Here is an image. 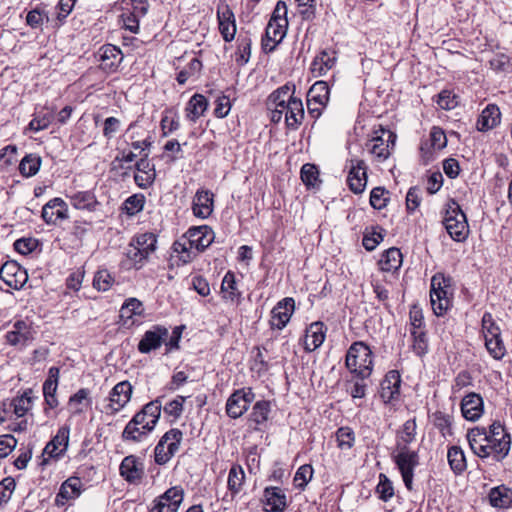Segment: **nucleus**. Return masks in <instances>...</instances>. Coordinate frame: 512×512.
Returning a JSON list of instances; mask_svg holds the SVG:
<instances>
[{
  "label": "nucleus",
  "mask_w": 512,
  "mask_h": 512,
  "mask_svg": "<svg viewBox=\"0 0 512 512\" xmlns=\"http://www.w3.org/2000/svg\"><path fill=\"white\" fill-rule=\"evenodd\" d=\"M466 437L472 452L482 459L492 455L500 462L508 456L511 449V436L500 421H494L488 428H471Z\"/></svg>",
  "instance_id": "nucleus-1"
},
{
  "label": "nucleus",
  "mask_w": 512,
  "mask_h": 512,
  "mask_svg": "<svg viewBox=\"0 0 512 512\" xmlns=\"http://www.w3.org/2000/svg\"><path fill=\"white\" fill-rule=\"evenodd\" d=\"M442 224L449 236L456 242H464L470 229L466 214L455 199H449L442 212Z\"/></svg>",
  "instance_id": "nucleus-2"
},
{
  "label": "nucleus",
  "mask_w": 512,
  "mask_h": 512,
  "mask_svg": "<svg viewBox=\"0 0 512 512\" xmlns=\"http://www.w3.org/2000/svg\"><path fill=\"white\" fill-rule=\"evenodd\" d=\"M345 365L357 378L367 379L373 371V354L369 346L362 341L354 342L347 351Z\"/></svg>",
  "instance_id": "nucleus-3"
},
{
  "label": "nucleus",
  "mask_w": 512,
  "mask_h": 512,
  "mask_svg": "<svg viewBox=\"0 0 512 512\" xmlns=\"http://www.w3.org/2000/svg\"><path fill=\"white\" fill-rule=\"evenodd\" d=\"M451 280V277L443 273H436L431 278L430 302L436 316H443L451 305L448 297Z\"/></svg>",
  "instance_id": "nucleus-4"
},
{
  "label": "nucleus",
  "mask_w": 512,
  "mask_h": 512,
  "mask_svg": "<svg viewBox=\"0 0 512 512\" xmlns=\"http://www.w3.org/2000/svg\"><path fill=\"white\" fill-rule=\"evenodd\" d=\"M398 452L393 460L396 464L405 487L407 490H413L414 470L419 465V454L417 451L410 450L408 446L397 443Z\"/></svg>",
  "instance_id": "nucleus-5"
},
{
  "label": "nucleus",
  "mask_w": 512,
  "mask_h": 512,
  "mask_svg": "<svg viewBox=\"0 0 512 512\" xmlns=\"http://www.w3.org/2000/svg\"><path fill=\"white\" fill-rule=\"evenodd\" d=\"M182 438L183 433L177 428L167 431L155 447V462L159 465L166 464L178 451Z\"/></svg>",
  "instance_id": "nucleus-6"
},
{
  "label": "nucleus",
  "mask_w": 512,
  "mask_h": 512,
  "mask_svg": "<svg viewBox=\"0 0 512 512\" xmlns=\"http://www.w3.org/2000/svg\"><path fill=\"white\" fill-rule=\"evenodd\" d=\"M255 399V393L251 387L235 390L227 399L225 410L231 419H238L246 413Z\"/></svg>",
  "instance_id": "nucleus-7"
},
{
  "label": "nucleus",
  "mask_w": 512,
  "mask_h": 512,
  "mask_svg": "<svg viewBox=\"0 0 512 512\" xmlns=\"http://www.w3.org/2000/svg\"><path fill=\"white\" fill-rule=\"evenodd\" d=\"M0 278L13 289H21L28 280L27 271L16 261H7L0 268Z\"/></svg>",
  "instance_id": "nucleus-8"
},
{
  "label": "nucleus",
  "mask_w": 512,
  "mask_h": 512,
  "mask_svg": "<svg viewBox=\"0 0 512 512\" xmlns=\"http://www.w3.org/2000/svg\"><path fill=\"white\" fill-rule=\"evenodd\" d=\"M349 173L347 182L350 190L355 194H361L367 184V166L364 160L352 158L349 160Z\"/></svg>",
  "instance_id": "nucleus-9"
},
{
  "label": "nucleus",
  "mask_w": 512,
  "mask_h": 512,
  "mask_svg": "<svg viewBox=\"0 0 512 512\" xmlns=\"http://www.w3.org/2000/svg\"><path fill=\"white\" fill-rule=\"evenodd\" d=\"M169 331L161 325H154L152 329L146 331L138 343V351L142 354H148L161 347L162 343L167 341Z\"/></svg>",
  "instance_id": "nucleus-10"
},
{
  "label": "nucleus",
  "mask_w": 512,
  "mask_h": 512,
  "mask_svg": "<svg viewBox=\"0 0 512 512\" xmlns=\"http://www.w3.org/2000/svg\"><path fill=\"white\" fill-rule=\"evenodd\" d=\"M294 309L295 301L293 298L286 297L279 301L271 311V328L282 330L289 322Z\"/></svg>",
  "instance_id": "nucleus-11"
},
{
  "label": "nucleus",
  "mask_w": 512,
  "mask_h": 512,
  "mask_svg": "<svg viewBox=\"0 0 512 512\" xmlns=\"http://www.w3.org/2000/svg\"><path fill=\"white\" fill-rule=\"evenodd\" d=\"M132 385L128 381L117 383L109 394L110 403L107 409L111 414L119 412L130 401L132 395Z\"/></svg>",
  "instance_id": "nucleus-12"
},
{
  "label": "nucleus",
  "mask_w": 512,
  "mask_h": 512,
  "mask_svg": "<svg viewBox=\"0 0 512 512\" xmlns=\"http://www.w3.org/2000/svg\"><path fill=\"white\" fill-rule=\"evenodd\" d=\"M98 55L100 68L106 73L116 72L123 61V54L121 50L112 44L103 45L99 49Z\"/></svg>",
  "instance_id": "nucleus-13"
},
{
  "label": "nucleus",
  "mask_w": 512,
  "mask_h": 512,
  "mask_svg": "<svg viewBox=\"0 0 512 512\" xmlns=\"http://www.w3.org/2000/svg\"><path fill=\"white\" fill-rule=\"evenodd\" d=\"M401 376L397 370H390L380 384V397L384 403L397 400L400 395Z\"/></svg>",
  "instance_id": "nucleus-14"
},
{
  "label": "nucleus",
  "mask_w": 512,
  "mask_h": 512,
  "mask_svg": "<svg viewBox=\"0 0 512 512\" xmlns=\"http://www.w3.org/2000/svg\"><path fill=\"white\" fill-rule=\"evenodd\" d=\"M186 235L190 247L195 248L199 252H203L214 240V232L207 225L191 227L186 232Z\"/></svg>",
  "instance_id": "nucleus-15"
},
{
  "label": "nucleus",
  "mask_w": 512,
  "mask_h": 512,
  "mask_svg": "<svg viewBox=\"0 0 512 512\" xmlns=\"http://www.w3.org/2000/svg\"><path fill=\"white\" fill-rule=\"evenodd\" d=\"M143 422L142 415H134L132 419L125 426L121 438L124 442H142L146 440L149 434L152 432L151 426L141 427L140 424Z\"/></svg>",
  "instance_id": "nucleus-16"
},
{
  "label": "nucleus",
  "mask_w": 512,
  "mask_h": 512,
  "mask_svg": "<svg viewBox=\"0 0 512 512\" xmlns=\"http://www.w3.org/2000/svg\"><path fill=\"white\" fill-rule=\"evenodd\" d=\"M461 412L466 420L477 421L484 412V402L480 394L475 392L467 394L462 399Z\"/></svg>",
  "instance_id": "nucleus-17"
},
{
  "label": "nucleus",
  "mask_w": 512,
  "mask_h": 512,
  "mask_svg": "<svg viewBox=\"0 0 512 512\" xmlns=\"http://www.w3.org/2000/svg\"><path fill=\"white\" fill-rule=\"evenodd\" d=\"M217 18L219 21V31L226 42H231L236 34V24L234 13L228 5L218 6Z\"/></svg>",
  "instance_id": "nucleus-18"
},
{
  "label": "nucleus",
  "mask_w": 512,
  "mask_h": 512,
  "mask_svg": "<svg viewBox=\"0 0 512 512\" xmlns=\"http://www.w3.org/2000/svg\"><path fill=\"white\" fill-rule=\"evenodd\" d=\"M42 218L47 224H55L58 219H67L68 206L66 202L59 197L51 199L42 208Z\"/></svg>",
  "instance_id": "nucleus-19"
},
{
  "label": "nucleus",
  "mask_w": 512,
  "mask_h": 512,
  "mask_svg": "<svg viewBox=\"0 0 512 512\" xmlns=\"http://www.w3.org/2000/svg\"><path fill=\"white\" fill-rule=\"evenodd\" d=\"M326 330L323 322L311 323L305 330L304 349L307 352H312L319 348L325 340Z\"/></svg>",
  "instance_id": "nucleus-20"
},
{
  "label": "nucleus",
  "mask_w": 512,
  "mask_h": 512,
  "mask_svg": "<svg viewBox=\"0 0 512 512\" xmlns=\"http://www.w3.org/2000/svg\"><path fill=\"white\" fill-rule=\"evenodd\" d=\"M214 195L209 190H197L192 203L193 214L196 217L205 219L213 211Z\"/></svg>",
  "instance_id": "nucleus-21"
},
{
  "label": "nucleus",
  "mask_w": 512,
  "mask_h": 512,
  "mask_svg": "<svg viewBox=\"0 0 512 512\" xmlns=\"http://www.w3.org/2000/svg\"><path fill=\"white\" fill-rule=\"evenodd\" d=\"M263 503L266 511L269 512H284L287 507V498L285 493L279 487L269 486L264 489Z\"/></svg>",
  "instance_id": "nucleus-22"
},
{
  "label": "nucleus",
  "mask_w": 512,
  "mask_h": 512,
  "mask_svg": "<svg viewBox=\"0 0 512 512\" xmlns=\"http://www.w3.org/2000/svg\"><path fill=\"white\" fill-rule=\"evenodd\" d=\"M69 442V428L64 426L58 429L57 434L49 441L43 454H47L51 458H59L64 454Z\"/></svg>",
  "instance_id": "nucleus-23"
},
{
  "label": "nucleus",
  "mask_w": 512,
  "mask_h": 512,
  "mask_svg": "<svg viewBox=\"0 0 512 512\" xmlns=\"http://www.w3.org/2000/svg\"><path fill=\"white\" fill-rule=\"evenodd\" d=\"M135 168L139 172L134 175V180L137 186L142 189H146L151 186L155 180L156 173L155 167L148 160L147 154L136 162Z\"/></svg>",
  "instance_id": "nucleus-24"
},
{
  "label": "nucleus",
  "mask_w": 512,
  "mask_h": 512,
  "mask_svg": "<svg viewBox=\"0 0 512 512\" xmlns=\"http://www.w3.org/2000/svg\"><path fill=\"white\" fill-rule=\"evenodd\" d=\"M120 474L126 481L136 482L143 476V464L134 455L126 456L120 464Z\"/></svg>",
  "instance_id": "nucleus-25"
},
{
  "label": "nucleus",
  "mask_w": 512,
  "mask_h": 512,
  "mask_svg": "<svg viewBox=\"0 0 512 512\" xmlns=\"http://www.w3.org/2000/svg\"><path fill=\"white\" fill-rule=\"evenodd\" d=\"M285 123L288 129L296 130L304 119V107L301 99L293 97L286 103Z\"/></svg>",
  "instance_id": "nucleus-26"
},
{
  "label": "nucleus",
  "mask_w": 512,
  "mask_h": 512,
  "mask_svg": "<svg viewBox=\"0 0 512 512\" xmlns=\"http://www.w3.org/2000/svg\"><path fill=\"white\" fill-rule=\"evenodd\" d=\"M82 482L78 477H69L65 480L56 496V503L64 505L65 501L77 498L81 494Z\"/></svg>",
  "instance_id": "nucleus-27"
},
{
  "label": "nucleus",
  "mask_w": 512,
  "mask_h": 512,
  "mask_svg": "<svg viewBox=\"0 0 512 512\" xmlns=\"http://www.w3.org/2000/svg\"><path fill=\"white\" fill-rule=\"evenodd\" d=\"M501 112L497 105L489 104L481 112L477 120V129L485 132L493 129L500 123Z\"/></svg>",
  "instance_id": "nucleus-28"
},
{
  "label": "nucleus",
  "mask_w": 512,
  "mask_h": 512,
  "mask_svg": "<svg viewBox=\"0 0 512 512\" xmlns=\"http://www.w3.org/2000/svg\"><path fill=\"white\" fill-rule=\"evenodd\" d=\"M184 499V490L180 486H174L165 491L156 500L160 502V508L164 506L169 512H177Z\"/></svg>",
  "instance_id": "nucleus-29"
},
{
  "label": "nucleus",
  "mask_w": 512,
  "mask_h": 512,
  "mask_svg": "<svg viewBox=\"0 0 512 512\" xmlns=\"http://www.w3.org/2000/svg\"><path fill=\"white\" fill-rule=\"evenodd\" d=\"M72 206L78 210L94 212L100 206L92 191H79L69 196Z\"/></svg>",
  "instance_id": "nucleus-30"
},
{
  "label": "nucleus",
  "mask_w": 512,
  "mask_h": 512,
  "mask_svg": "<svg viewBox=\"0 0 512 512\" xmlns=\"http://www.w3.org/2000/svg\"><path fill=\"white\" fill-rule=\"evenodd\" d=\"M9 344L24 346L31 339V331L28 324L23 320H18L13 325V330L6 334Z\"/></svg>",
  "instance_id": "nucleus-31"
},
{
  "label": "nucleus",
  "mask_w": 512,
  "mask_h": 512,
  "mask_svg": "<svg viewBox=\"0 0 512 512\" xmlns=\"http://www.w3.org/2000/svg\"><path fill=\"white\" fill-rule=\"evenodd\" d=\"M161 408L162 405L159 399L147 403L139 412L135 414L140 416L142 414L143 422L140 424V426L146 427V424H148V427L151 426V430L153 431L160 418Z\"/></svg>",
  "instance_id": "nucleus-32"
},
{
  "label": "nucleus",
  "mask_w": 512,
  "mask_h": 512,
  "mask_svg": "<svg viewBox=\"0 0 512 512\" xmlns=\"http://www.w3.org/2000/svg\"><path fill=\"white\" fill-rule=\"evenodd\" d=\"M32 390L28 389L18 397H15L12 401L7 402L9 410L17 417L21 418L27 414L32 408Z\"/></svg>",
  "instance_id": "nucleus-33"
},
{
  "label": "nucleus",
  "mask_w": 512,
  "mask_h": 512,
  "mask_svg": "<svg viewBox=\"0 0 512 512\" xmlns=\"http://www.w3.org/2000/svg\"><path fill=\"white\" fill-rule=\"evenodd\" d=\"M402 265V253L400 249L392 247L386 250L379 261L380 269L384 272H395Z\"/></svg>",
  "instance_id": "nucleus-34"
},
{
  "label": "nucleus",
  "mask_w": 512,
  "mask_h": 512,
  "mask_svg": "<svg viewBox=\"0 0 512 512\" xmlns=\"http://www.w3.org/2000/svg\"><path fill=\"white\" fill-rule=\"evenodd\" d=\"M394 138L395 135L390 132L387 140H384L381 136L373 138L369 148L370 153L380 160L387 159L390 156V146L393 147L395 145Z\"/></svg>",
  "instance_id": "nucleus-35"
},
{
  "label": "nucleus",
  "mask_w": 512,
  "mask_h": 512,
  "mask_svg": "<svg viewBox=\"0 0 512 512\" xmlns=\"http://www.w3.org/2000/svg\"><path fill=\"white\" fill-rule=\"evenodd\" d=\"M489 501L493 507L508 508L512 504V490L504 485L494 487L489 492Z\"/></svg>",
  "instance_id": "nucleus-36"
},
{
  "label": "nucleus",
  "mask_w": 512,
  "mask_h": 512,
  "mask_svg": "<svg viewBox=\"0 0 512 512\" xmlns=\"http://www.w3.org/2000/svg\"><path fill=\"white\" fill-rule=\"evenodd\" d=\"M208 101L202 94H194L187 104V117L195 122L207 110Z\"/></svg>",
  "instance_id": "nucleus-37"
},
{
  "label": "nucleus",
  "mask_w": 512,
  "mask_h": 512,
  "mask_svg": "<svg viewBox=\"0 0 512 512\" xmlns=\"http://www.w3.org/2000/svg\"><path fill=\"white\" fill-rule=\"evenodd\" d=\"M329 99V86L324 81L315 82L307 93V101L319 106H325Z\"/></svg>",
  "instance_id": "nucleus-38"
},
{
  "label": "nucleus",
  "mask_w": 512,
  "mask_h": 512,
  "mask_svg": "<svg viewBox=\"0 0 512 512\" xmlns=\"http://www.w3.org/2000/svg\"><path fill=\"white\" fill-rule=\"evenodd\" d=\"M221 292L223 298L231 302L239 301L241 298V292L237 287L235 274L233 272L228 271L225 274L221 283Z\"/></svg>",
  "instance_id": "nucleus-39"
},
{
  "label": "nucleus",
  "mask_w": 512,
  "mask_h": 512,
  "mask_svg": "<svg viewBox=\"0 0 512 512\" xmlns=\"http://www.w3.org/2000/svg\"><path fill=\"white\" fill-rule=\"evenodd\" d=\"M447 459L451 470L459 475L467 468L466 458L459 446H452L448 449Z\"/></svg>",
  "instance_id": "nucleus-40"
},
{
  "label": "nucleus",
  "mask_w": 512,
  "mask_h": 512,
  "mask_svg": "<svg viewBox=\"0 0 512 512\" xmlns=\"http://www.w3.org/2000/svg\"><path fill=\"white\" fill-rule=\"evenodd\" d=\"M134 244L147 257L157 248V235L152 232L139 234L133 238Z\"/></svg>",
  "instance_id": "nucleus-41"
},
{
  "label": "nucleus",
  "mask_w": 512,
  "mask_h": 512,
  "mask_svg": "<svg viewBox=\"0 0 512 512\" xmlns=\"http://www.w3.org/2000/svg\"><path fill=\"white\" fill-rule=\"evenodd\" d=\"M245 480V473L240 465H233L228 474V490L232 496L237 495L243 487Z\"/></svg>",
  "instance_id": "nucleus-42"
},
{
  "label": "nucleus",
  "mask_w": 512,
  "mask_h": 512,
  "mask_svg": "<svg viewBox=\"0 0 512 512\" xmlns=\"http://www.w3.org/2000/svg\"><path fill=\"white\" fill-rule=\"evenodd\" d=\"M271 411L270 402L266 400L257 401L249 414L248 421L255 423L256 425L264 424Z\"/></svg>",
  "instance_id": "nucleus-43"
},
{
  "label": "nucleus",
  "mask_w": 512,
  "mask_h": 512,
  "mask_svg": "<svg viewBox=\"0 0 512 512\" xmlns=\"http://www.w3.org/2000/svg\"><path fill=\"white\" fill-rule=\"evenodd\" d=\"M41 158L35 154L26 155L19 164V171L24 177L34 176L40 169Z\"/></svg>",
  "instance_id": "nucleus-44"
},
{
  "label": "nucleus",
  "mask_w": 512,
  "mask_h": 512,
  "mask_svg": "<svg viewBox=\"0 0 512 512\" xmlns=\"http://www.w3.org/2000/svg\"><path fill=\"white\" fill-rule=\"evenodd\" d=\"M49 21L48 13L45 9V5L39 4L27 13L26 23L31 28H39L42 26L44 21Z\"/></svg>",
  "instance_id": "nucleus-45"
},
{
  "label": "nucleus",
  "mask_w": 512,
  "mask_h": 512,
  "mask_svg": "<svg viewBox=\"0 0 512 512\" xmlns=\"http://www.w3.org/2000/svg\"><path fill=\"white\" fill-rule=\"evenodd\" d=\"M379 499L388 502L394 496V486L392 481L384 474H379V482L375 488Z\"/></svg>",
  "instance_id": "nucleus-46"
},
{
  "label": "nucleus",
  "mask_w": 512,
  "mask_h": 512,
  "mask_svg": "<svg viewBox=\"0 0 512 512\" xmlns=\"http://www.w3.org/2000/svg\"><path fill=\"white\" fill-rule=\"evenodd\" d=\"M336 58L328 52L322 51L317 55L312 63V71H318L319 75L325 74L335 64Z\"/></svg>",
  "instance_id": "nucleus-47"
},
{
  "label": "nucleus",
  "mask_w": 512,
  "mask_h": 512,
  "mask_svg": "<svg viewBox=\"0 0 512 512\" xmlns=\"http://www.w3.org/2000/svg\"><path fill=\"white\" fill-rule=\"evenodd\" d=\"M481 324L485 340L487 338L496 339L501 336V329L493 319L490 312H485L483 314Z\"/></svg>",
  "instance_id": "nucleus-48"
},
{
  "label": "nucleus",
  "mask_w": 512,
  "mask_h": 512,
  "mask_svg": "<svg viewBox=\"0 0 512 512\" xmlns=\"http://www.w3.org/2000/svg\"><path fill=\"white\" fill-rule=\"evenodd\" d=\"M145 204V196L143 194H133L129 196L123 203V210L129 216H134L143 210Z\"/></svg>",
  "instance_id": "nucleus-49"
},
{
  "label": "nucleus",
  "mask_w": 512,
  "mask_h": 512,
  "mask_svg": "<svg viewBox=\"0 0 512 512\" xmlns=\"http://www.w3.org/2000/svg\"><path fill=\"white\" fill-rule=\"evenodd\" d=\"M336 438L341 450H350L355 442V433L350 427H340L336 432Z\"/></svg>",
  "instance_id": "nucleus-50"
},
{
  "label": "nucleus",
  "mask_w": 512,
  "mask_h": 512,
  "mask_svg": "<svg viewBox=\"0 0 512 512\" xmlns=\"http://www.w3.org/2000/svg\"><path fill=\"white\" fill-rule=\"evenodd\" d=\"M313 467L309 464H304L298 468L294 476V485L299 490H304L307 484L313 477Z\"/></svg>",
  "instance_id": "nucleus-51"
},
{
  "label": "nucleus",
  "mask_w": 512,
  "mask_h": 512,
  "mask_svg": "<svg viewBox=\"0 0 512 512\" xmlns=\"http://www.w3.org/2000/svg\"><path fill=\"white\" fill-rule=\"evenodd\" d=\"M411 335L413 337V351L418 356H423L428 351V339L426 332L424 329L422 330H411Z\"/></svg>",
  "instance_id": "nucleus-52"
},
{
  "label": "nucleus",
  "mask_w": 512,
  "mask_h": 512,
  "mask_svg": "<svg viewBox=\"0 0 512 512\" xmlns=\"http://www.w3.org/2000/svg\"><path fill=\"white\" fill-rule=\"evenodd\" d=\"M191 249L192 247H190L186 233L179 240L173 243L174 252L182 254L179 260L183 264H187L192 261L193 256L191 254Z\"/></svg>",
  "instance_id": "nucleus-53"
},
{
  "label": "nucleus",
  "mask_w": 512,
  "mask_h": 512,
  "mask_svg": "<svg viewBox=\"0 0 512 512\" xmlns=\"http://www.w3.org/2000/svg\"><path fill=\"white\" fill-rule=\"evenodd\" d=\"M114 278L107 269L98 270L93 279V287L98 291H107L111 288Z\"/></svg>",
  "instance_id": "nucleus-54"
},
{
  "label": "nucleus",
  "mask_w": 512,
  "mask_h": 512,
  "mask_svg": "<svg viewBox=\"0 0 512 512\" xmlns=\"http://www.w3.org/2000/svg\"><path fill=\"white\" fill-rule=\"evenodd\" d=\"M319 171L316 165L306 163L301 168V179L308 187H315L319 182Z\"/></svg>",
  "instance_id": "nucleus-55"
},
{
  "label": "nucleus",
  "mask_w": 512,
  "mask_h": 512,
  "mask_svg": "<svg viewBox=\"0 0 512 512\" xmlns=\"http://www.w3.org/2000/svg\"><path fill=\"white\" fill-rule=\"evenodd\" d=\"M485 347L496 360H501L506 354V348L501 336L496 339L487 338L485 340Z\"/></svg>",
  "instance_id": "nucleus-56"
},
{
  "label": "nucleus",
  "mask_w": 512,
  "mask_h": 512,
  "mask_svg": "<svg viewBox=\"0 0 512 512\" xmlns=\"http://www.w3.org/2000/svg\"><path fill=\"white\" fill-rule=\"evenodd\" d=\"M287 28L288 25L277 22L273 23V21L269 20L265 29V34H267L268 39H275V44H280L286 36Z\"/></svg>",
  "instance_id": "nucleus-57"
},
{
  "label": "nucleus",
  "mask_w": 512,
  "mask_h": 512,
  "mask_svg": "<svg viewBox=\"0 0 512 512\" xmlns=\"http://www.w3.org/2000/svg\"><path fill=\"white\" fill-rule=\"evenodd\" d=\"M53 118V112L36 113L30 121L28 128L35 132L44 130L51 124Z\"/></svg>",
  "instance_id": "nucleus-58"
},
{
  "label": "nucleus",
  "mask_w": 512,
  "mask_h": 512,
  "mask_svg": "<svg viewBox=\"0 0 512 512\" xmlns=\"http://www.w3.org/2000/svg\"><path fill=\"white\" fill-rule=\"evenodd\" d=\"M416 428L417 425L415 418L407 420L402 426L399 441L397 443L406 446L412 443L415 440Z\"/></svg>",
  "instance_id": "nucleus-59"
},
{
  "label": "nucleus",
  "mask_w": 512,
  "mask_h": 512,
  "mask_svg": "<svg viewBox=\"0 0 512 512\" xmlns=\"http://www.w3.org/2000/svg\"><path fill=\"white\" fill-rule=\"evenodd\" d=\"M251 45L252 42L249 37L239 39L238 51L235 59L239 66L245 65L249 61L251 56Z\"/></svg>",
  "instance_id": "nucleus-60"
},
{
  "label": "nucleus",
  "mask_w": 512,
  "mask_h": 512,
  "mask_svg": "<svg viewBox=\"0 0 512 512\" xmlns=\"http://www.w3.org/2000/svg\"><path fill=\"white\" fill-rule=\"evenodd\" d=\"M384 230L381 227L373 228L371 234L366 233L363 237V246L367 251H373L384 238Z\"/></svg>",
  "instance_id": "nucleus-61"
},
{
  "label": "nucleus",
  "mask_w": 512,
  "mask_h": 512,
  "mask_svg": "<svg viewBox=\"0 0 512 512\" xmlns=\"http://www.w3.org/2000/svg\"><path fill=\"white\" fill-rule=\"evenodd\" d=\"M58 383H56V380H45L43 383V394L45 398L46 404L50 408H55L58 406V400L56 398V390H57Z\"/></svg>",
  "instance_id": "nucleus-62"
},
{
  "label": "nucleus",
  "mask_w": 512,
  "mask_h": 512,
  "mask_svg": "<svg viewBox=\"0 0 512 512\" xmlns=\"http://www.w3.org/2000/svg\"><path fill=\"white\" fill-rule=\"evenodd\" d=\"M142 313V303L136 298L127 299L121 308V317L131 318L133 315H141Z\"/></svg>",
  "instance_id": "nucleus-63"
},
{
  "label": "nucleus",
  "mask_w": 512,
  "mask_h": 512,
  "mask_svg": "<svg viewBox=\"0 0 512 512\" xmlns=\"http://www.w3.org/2000/svg\"><path fill=\"white\" fill-rule=\"evenodd\" d=\"M388 193L384 187H375L370 193V204L374 209L381 210L386 207L388 198L385 194Z\"/></svg>",
  "instance_id": "nucleus-64"
}]
</instances>
